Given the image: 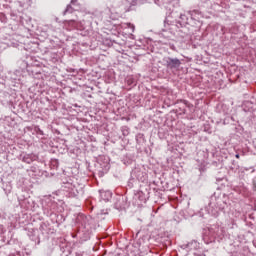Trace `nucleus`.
I'll return each mask as SVG.
<instances>
[{"label": "nucleus", "instance_id": "1", "mask_svg": "<svg viewBox=\"0 0 256 256\" xmlns=\"http://www.w3.org/2000/svg\"><path fill=\"white\" fill-rule=\"evenodd\" d=\"M170 65L171 67H179V65H181V61H179V59H171Z\"/></svg>", "mask_w": 256, "mask_h": 256}, {"label": "nucleus", "instance_id": "2", "mask_svg": "<svg viewBox=\"0 0 256 256\" xmlns=\"http://www.w3.org/2000/svg\"><path fill=\"white\" fill-rule=\"evenodd\" d=\"M235 157L236 159H240L241 156L239 154H236Z\"/></svg>", "mask_w": 256, "mask_h": 256}]
</instances>
